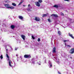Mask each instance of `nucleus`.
Returning <instances> with one entry per match:
<instances>
[{"label": "nucleus", "instance_id": "1", "mask_svg": "<svg viewBox=\"0 0 74 74\" xmlns=\"http://www.w3.org/2000/svg\"><path fill=\"white\" fill-rule=\"evenodd\" d=\"M24 58H31V56L30 55L25 54L24 56Z\"/></svg>", "mask_w": 74, "mask_h": 74}, {"label": "nucleus", "instance_id": "2", "mask_svg": "<svg viewBox=\"0 0 74 74\" xmlns=\"http://www.w3.org/2000/svg\"><path fill=\"white\" fill-rule=\"evenodd\" d=\"M35 20L36 21H37L38 22L41 21V19H40V18L38 17H36L35 18Z\"/></svg>", "mask_w": 74, "mask_h": 74}, {"label": "nucleus", "instance_id": "3", "mask_svg": "<svg viewBox=\"0 0 74 74\" xmlns=\"http://www.w3.org/2000/svg\"><path fill=\"white\" fill-rule=\"evenodd\" d=\"M69 53H71L72 54L74 53V48H72L71 49V50H70Z\"/></svg>", "mask_w": 74, "mask_h": 74}, {"label": "nucleus", "instance_id": "4", "mask_svg": "<svg viewBox=\"0 0 74 74\" xmlns=\"http://www.w3.org/2000/svg\"><path fill=\"white\" fill-rule=\"evenodd\" d=\"M35 4L36 6H38V7H40V3L38 2H36Z\"/></svg>", "mask_w": 74, "mask_h": 74}, {"label": "nucleus", "instance_id": "5", "mask_svg": "<svg viewBox=\"0 0 74 74\" xmlns=\"http://www.w3.org/2000/svg\"><path fill=\"white\" fill-rule=\"evenodd\" d=\"M51 16H54V17H56V18H57V17H58V16L56 14H52L51 15Z\"/></svg>", "mask_w": 74, "mask_h": 74}, {"label": "nucleus", "instance_id": "6", "mask_svg": "<svg viewBox=\"0 0 74 74\" xmlns=\"http://www.w3.org/2000/svg\"><path fill=\"white\" fill-rule=\"evenodd\" d=\"M21 38H23V40H25V36L24 35H21Z\"/></svg>", "mask_w": 74, "mask_h": 74}, {"label": "nucleus", "instance_id": "7", "mask_svg": "<svg viewBox=\"0 0 74 74\" xmlns=\"http://www.w3.org/2000/svg\"><path fill=\"white\" fill-rule=\"evenodd\" d=\"M4 5H5V6L6 7V8H8V7H9V6H10V5H9V4H4Z\"/></svg>", "mask_w": 74, "mask_h": 74}, {"label": "nucleus", "instance_id": "8", "mask_svg": "<svg viewBox=\"0 0 74 74\" xmlns=\"http://www.w3.org/2000/svg\"><path fill=\"white\" fill-rule=\"evenodd\" d=\"M56 52V47H54L53 48V53H55Z\"/></svg>", "mask_w": 74, "mask_h": 74}, {"label": "nucleus", "instance_id": "9", "mask_svg": "<svg viewBox=\"0 0 74 74\" xmlns=\"http://www.w3.org/2000/svg\"><path fill=\"white\" fill-rule=\"evenodd\" d=\"M69 36L70 37H71L72 38H73V39H74V37L73 36V35L70 34V33H69Z\"/></svg>", "mask_w": 74, "mask_h": 74}, {"label": "nucleus", "instance_id": "10", "mask_svg": "<svg viewBox=\"0 0 74 74\" xmlns=\"http://www.w3.org/2000/svg\"><path fill=\"white\" fill-rule=\"evenodd\" d=\"M11 61L10 60H9V64L10 66V67H12V66L11 65Z\"/></svg>", "mask_w": 74, "mask_h": 74}, {"label": "nucleus", "instance_id": "11", "mask_svg": "<svg viewBox=\"0 0 74 74\" xmlns=\"http://www.w3.org/2000/svg\"><path fill=\"white\" fill-rule=\"evenodd\" d=\"M10 27L12 29H14L15 28V26L14 25H11L10 26Z\"/></svg>", "mask_w": 74, "mask_h": 74}, {"label": "nucleus", "instance_id": "12", "mask_svg": "<svg viewBox=\"0 0 74 74\" xmlns=\"http://www.w3.org/2000/svg\"><path fill=\"white\" fill-rule=\"evenodd\" d=\"M47 16V14H43L42 15V17L44 18V17H45Z\"/></svg>", "mask_w": 74, "mask_h": 74}, {"label": "nucleus", "instance_id": "13", "mask_svg": "<svg viewBox=\"0 0 74 74\" xmlns=\"http://www.w3.org/2000/svg\"><path fill=\"white\" fill-rule=\"evenodd\" d=\"M65 45L66 46V47H68L69 48H71V47L69 45H66V43L65 44Z\"/></svg>", "mask_w": 74, "mask_h": 74}, {"label": "nucleus", "instance_id": "14", "mask_svg": "<svg viewBox=\"0 0 74 74\" xmlns=\"http://www.w3.org/2000/svg\"><path fill=\"white\" fill-rule=\"evenodd\" d=\"M18 18H20V19H22L23 18V17L22 16H18Z\"/></svg>", "mask_w": 74, "mask_h": 74}, {"label": "nucleus", "instance_id": "15", "mask_svg": "<svg viewBox=\"0 0 74 74\" xmlns=\"http://www.w3.org/2000/svg\"><path fill=\"white\" fill-rule=\"evenodd\" d=\"M8 8H11V9H13L14 8V6L9 7H8Z\"/></svg>", "mask_w": 74, "mask_h": 74}, {"label": "nucleus", "instance_id": "16", "mask_svg": "<svg viewBox=\"0 0 74 74\" xmlns=\"http://www.w3.org/2000/svg\"><path fill=\"white\" fill-rule=\"evenodd\" d=\"M53 7H55L56 8H58V5H54V6H53Z\"/></svg>", "mask_w": 74, "mask_h": 74}, {"label": "nucleus", "instance_id": "17", "mask_svg": "<svg viewBox=\"0 0 74 74\" xmlns=\"http://www.w3.org/2000/svg\"><path fill=\"white\" fill-rule=\"evenodd\" d=\"M58 34L59 36H60V35H61V32L60 31H58Z\"/></svg>", "mask_w": 74, "mask_h": 74}, {"label": "nucleus", "instance_id": "18", "mask_svg": "<svg viewBox=\"0 0 74 74\" xmlns=\"http://www.w3.org/2000/svg\"><path fill=\"white\" fill-rule=\"evenodd\" d=\"M12 5L14 6H16V4L14 3H12Z\"/></svg>", "mask_w": 74, "mask_h": 74}, {"label": "nucleus", "instance_id": "19", "mask_svg": "<svg viewBox=\"0 0 74 74\" xmlns=\"http://www.w3.org/2000/svg\"><path fill=\"white\" fill-rule=\"evenodd\" d=\"M23 3V1H22L19 4H18V5H21L22 4V3Z\"/></svg>", "mask_w": 74, "mask_h": 74}, {"label": "nucleus", "instance_id": "20", "mask_svg": "<svg viewBox=\"0 0 74 74\" xmlns=\"http://www.w3.org/2000/svg\"><path fill=\"white\" fill-rule=\"evenodd\" d=\"M0 59H2L3 58V55H1L0 56Z\"/></svg>", "mask_w": 74, "mask_h": 74}, {"label": "nucleus", "instance_id": "21", "mask_svg": "<svg viewBox=\"0 0 74 74\" xmlns=\"http://www.w3.org/2000/svg\"><path fill=\"white\" fill-rule=\"evenodd\" d=\"M38 2L39 3H42V0H38Z\"/></svg>", "mask_w": 74, "mask_h": 74}, {"label": "nucleus", "instance_id": "22", "mask_svg": "<svg viewBox=\"0 0 74 74\" xmlns=\"http://www.w3.org/2000/svg\"><path fill=\"white\" fill-rule=\"evenodd\" d=\"M32 39H33V40H34V39H35V38H34V36H32Z\"/></svg>", "mask_w": 74, "mask_h": 74}, {"label": "nucleus", "instance_id": "23", "mask_svg": "<svg viewBox=\"0 0 74 74\" xmlns=\"http://www.w3.org/2000/svg\"><path fill=\"white\" fill-rule=\"evenodd\" d=\"M48 22H51L50 18H48Z\"/></svg>", "mask_w": 74, "mask_h": 74}, {"label": "nucleus", "instance_id": "24", "mask_svg": "<svg viewBox=\"0 0 74 74\" xmlns=\"http://www.w3.org/2000/svg\"><path fill=\"white\" fill-rule=\"evenodd\" d=\"M63 41H64V42H66V41H69V40H64Z\"/></svg>", "mask_w": 74, "mask_h": 74}, {"label": "nucleus", "instance_id": "25", "mask_svg": "<svg viewBox=\"0 0 74 74\" xmlns=\"http://www.w3.org/2000/svg\"><path fill=\"white\" fill-rule=\"evenodd\" d=\"M38 42H40V41H41V40H40V38H38Z\"/></svg>", "mask_w": 74, "mask_h": 74}, {"label": "nucleus", "instance_id": "26", "mask_svg": "<svg viewBox=\"0 0 74 74\" xmlns=\"http://www.w3.org/2000/svg\"><path fill=\"white\" fill-rule=\"evenodd\" d=\"M6 56L8 58H9V56H8V54H6Z\"/></svg>", "mask_w": 74, "mask_h": 74}, {"label": "nucleus", "instance_id": "27", "mask_svg": "<svg viewBox=\"0 0 74 74\" xmlns=\"http://www.w3.org/2000/svg\"><path fill=\"white\" fill-rule=\"evenodd\" d=\"M61 15H62V16H64V14H63V13H61Z\"/></svg>", "mask_w": 74, "mask_h": 74}, {"label": "nucleus", "instance_id": "28", "mask_svg": "<svg viewBox=\"0 0 74 74\" xmlns=\"http://www.w3.org/2000/svg\"><path fill=\"white\" fill-rule=\"evenodd\" d=\"M27 10L28 11H31V10L30 9H27Z\"/></svg>", "mask_w": 74, "mask_h": 74}, {"label": "nucleus", "instance_id": "29", "mask_svg": "<svg viewBox=\"0 0 74 74\" xmlns=\"http://www.w3.org/2000/svg\"><path fill=\"white\" fill-rule=\"evenodd\" d=\"M58 73H59V74H61V73H60V72H59V71H58Z\"/></svg>", "mask_w": 74, "mask_h": 74}, {"label": "nucleus", "instance_id": "30", "mask_svg": "<svg viewBox=\"0 0 74 74\" xmlns=\"http://www.w3.org/2000/svg\"><path fill=\"white\" fill-rule=\"evenodd\" d=\"M30 4H29L28 5V7H30Z\"/></svg>", "mask_w": 74, "mask_h": 74}, {"label": "nucleus", "instance_id": "31", "mask_svg": "<svg viewBox=\"0 0 74 74\" xmlns=\"http://www.w3.org/2000/svg\"><path fill=\"white\" fill-rule=\"evenodd\" d=\"M65 1H69V0H64Z\"/></svg>", "mask_w": 74, "mask_h": 74}, {"label": "nucleus", "instance_id": "32", "mask_svg": "<svg viewBox=\"0 0 74 74\" xmlns=\"http://www.w3.org/2000/svg\"><path fill=\"white\" fill-rule=\"evenodd\" d=\"M57 63H59V61H57Z\"/></svg>", "mask_w": 74, "mask_h": 74}, {"label": "nucleus", "instance_id": "33", "mask_svg": "<svg viewBox=\"0 0 74 74\" xmlns=\"http://www.w3.org/2000/svg\"><path fill=\"white\" fill-rule=\"evenodd\" d=\"M50 67H52V64H51L50 65Z\"/></svg>", "mask_w": 74, "mask_h": 74}, {"label": "nucleus", "instance_id": "34", "mask_svg": "<svg viewBox=\"0 0 74 74\" xmlns=\"http://www.w3.org/2000/svg\"><path fill=\"white\" fill-rule=\"evenodd\" d=\"M6 51H8V49H6Z\"/></svg>", "mask_w": 74, "mask_h": 74}, {"label": "nucleus", "instance_id": "35", "mask_svg": "<svg viewBox=\"0 0 74 74\" xmlns=\"http://www.w3.org/2000/svg\"><path fill=\"white\" fill-rule=\"evenodd\" d=\"M23 6H24V7H25V5H23Z\"/></svg>", "mask_w": 74, "mask_h": 74}, {"label": "nucleus", "instance_id": "36", "mask_svg": "<svg viewBox=\"0 0 74 74\" xmlns=\"http://www.w3.org/2000/svg\"><path fill=\"white\" fill-rule=\"evenodd\" d=\"M70 21H71V20H72V19H70Z\"/></svg>", "mask_w": 74, "mask_h": 74}, {"label": "nucleus", "instance_id": "37", "mask_svg": "<svg viewBox=\"0 0 74 74\" xmlns=\"http://www.w3.org/2000/svg\"><path fill=\"white\" fill-rule=\"evenodd\" d=\"M16 56H18V55H16Z\"/></svg>", "mask_w": 74, "mask_h": 74}, {"label": "nucleus", "instance_id": "38", "mask_svg": "<svg viewBox=\"0 0 74 74\" xmlns=\"http://www.w3.org/2000/svg\"><path fill=\"white\" fill-rule=\"evenodd\" d=\"M15 50H16V49H15Z\"/></svg>", "mask_w": 74, "mask_h": 74}]
</instances>
